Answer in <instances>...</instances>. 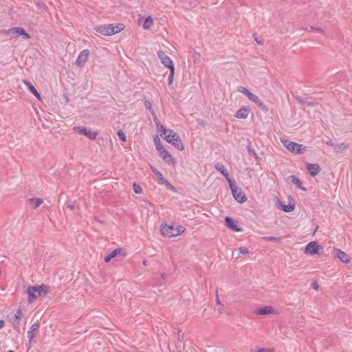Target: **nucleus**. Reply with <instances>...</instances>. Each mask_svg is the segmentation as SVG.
Segmentation results:
<instances>
[{"label":"nucleus","mask_w":352,"mask_h":352,"mask_svg":"<svg viewBox=\"0 0 352 352\" xmlns=\"http://www.w3.org/2000/svg\"><path fill=\"white\" fill-rule=\"evenodd\" d=\"M75 201L72 203H68L65 204V206L67 208L69 209L70 210H74L75 209Z\"/></svg>","instance_id":"44"},{"label":"nucleus","mask_w":352,"mask_h":352,"mask_svg":"<svg viewBox=\"0 0 352 352\" xmlns=\"http://www.w3.org/2000/svg\"><path fill=\"white\" fill-rule=\"evenodd\" d=\"M147 263V262H146V260H144V261H143V265H147V263Z\"/></svg>","instance_id":"62"},{"label":"nucleus","mask_w":352,"mask_h":352,"mask_svg":"<svg viewBox=\"0 0 352 352\" xmlns=\"http://www.w3.org/2000/svg\"><path fill=\"white\" fill-rule=\"evenodd\" d=\"M263 240L272 241L273 243H280L282 241V237H275V236H264Z\"/></svg>","instance_id":"30"},{"label":"nucleus","mask_w":352,"mask_h":352,"mask_svg":"<svg viewBox=\"0 0 352 352\" xmlns=\"http://www.w3.org/2000/svg\"><path fill=\"white\" fill-rule=\"evenodd\" d=\"M348 148V145L345 143H340L334 146V151L337 153H341L342 151Z\"/></svg>","instance_id":"28"},{"label":"nucleus","mask_w":352,"mask_h":352,"mask_svg":"<svg viewBox=\"0 0 352 352\" xmlns=\"http://www.w3.org/2000/svg\"><path fill=\"white\" fill-rule=\"evenodd\" d=\"M337 256L342 262L345 263H349L350 261L349 256L346 253L341 251L340 250H337Z\"/></svg>","instance_id":"20"},{"label":"nucleus","mask_w":352,"mask_h":352,"mask_svg":"<svg viewBox=\"0 0 352 352\" xmlns=\"http://www.w3.org/2000/svg\"><path fill=\"white\" fill-rule=\"evenodd\" d=\"M161 276H162V277L163 278H164V276H165V274H161Z\"/></svg>","instance_id":"64"},{"label":"nucleus","mask_w":352,"mask_h":352,"mask_svg":"<svg viewBox=\"0 0 352 352\" xmlns=\"http://www.w3.org/2000/svg\"><path fill=\"white\" fill-rule=\"evenodd\" d=\"M174 74H175V68H170V74H169L168 78V84L169 85H171L173 82Z\"/></svg>","instance_id":"36"},{"label":"nucleus","mask_w":352,"mask_h":352,"mask_svg":"<svg viewBox=\"0 0 352 352\" xmlns=\"http://www.w3.org/2000/svg\"><path fill=\"white\" fill-rule=\"evenodd\" d=\"M157 56L160 59V61L167 57L168 56L166 54V53L162 50H159L157 52Z\"/></svg>","instance_id":"43"},{"label":"nucleus","mask_w":352,"mask_h":352,"mask_svg":"<svg viewBox=\"0 0 352 352\" xmlns=\"http://www.w3.org/2000/svg\"><path fill=\"white\" fill-rule=\"evenodd\" d=\"M24 84L27 86L28 90L39 100L41 99V94L34 87V85L28 80H23Z\"/></svg>","instance_id":"17"},{"label":"nucleus","mask_w":352,"mask_h":352,"mask_svg":"<svg viewBox=\"0 0 352 352\" xmlns=\"http://www.w3.org/2000/svg\"><path fill=\"white\" fill-rule=\"evenodd\" d=\"M282 143L288 151L295 154H302L306 151V146L303 144H300L287 140H282Z\"/></svg>","instance_id":"4"},{"label":"nucleus","mask_w":352,"mask_h":352,"mask_svg":"<svg viewBox=\"0 0 352 352\" xmlns=\"http://www.w3.org/2000/svg\"><path fill=\"white\" fill-rule=\"evenodd\" d=\"M74 131L79 132L81 134H83L85 136H86L87 138L91 140H94L98 135L97 132L91 131L83 126H74Z\"/></svg>","instance_id":"7"},{"label":"nucleus","mask_w":352,"mask_h":352,"mask_svg":"<svg viewBox=\"0 0 352 352\" xmlns=\"http://www.w3.org/2000/svg\"><path fill=\"white\" fill-rule=\"evenodd\" d=\"M238 91L245 95L249 98V100L253 97L254 94L244 87H239Z\"/></svg>","instance_id":"27"},{"label":"nucleus","mask_w":352,"mask_h":352,"mask_svg":"<svg viewBox=\"0 0 352 352\" xmlns=\"http://www.w3.org/2000/svg\"><path fill=\"white\" fill-rule=\"evenodd\" d=\"M250 112V109L248 107H243L240 108L235 113L234 116L237 118L245 119L248 117Z\"/></svg>","instance_id":"15"},{"label":"nucleus","mask_w":352,"mask_h":352,"mask_svg":"<svg viewBox=\"0 0 352 352\" xmlns=\"http://www.w3.org/2000/svg\"><path fill=\"white\" fill-rule=\"evenodd\" d=\"M112 258H112V256H111V254H109L108 255H107V256L104 257V261H105L106 263H109V262Z\"/></svg>","instance_id":"50"},{"label":"nucleus","mask_w":352,"mask_h":352,"mask_svg":"<svg viewBox=\"0 0 352 352\" xmlns=\"http://www.w3.org/2000/svg\"><path fill=\"white\" fill-rule=\"evenodd\" d=\"M214 167L219 172H220L225 177L226 179H228L229 173L223 164L217 163L214 165Z\"/></svg>","instance_id":"22"},{"label":"nucleus","mask_w":352,"mask_h":352,"mask_svg":"<svg viewBox=\"0 0 352 352\" xmlns=\"http://www.w3.org/2000/svg\"><path fill=\"white\" fill-rule=\"evenodd\" d=\"M160 135L166 140V142L173 145L179 151H182L184 146L179 135L173 130L167 129L164 126H160Z\"/></svg>","instance_id":"1"},{"label":"nucleus","mask_w":352,"mask_h":352,"mask_svg":"<svg viewBox=\"0 0 352 352\" xmlns=\"http://www.w3.org/2000/svg\"><path fill=\"white\" fill-rule=\"evenodd\" d=\"M225 224L227 228L234 232L241 231V229L238 226L237 221L232 217H226L225 218Z\"/></svg>","instance_id":"11"},{"label":"nucleus","mask_w":352,"mask_h":352,"mask_svg":"<svg viewBox=\"0 0 352 352\" xmlns=\"http://www.w3.org/2000/svg\"><path fill=\"white\" fill-rule=\"evenodd\" d=\"M222 311H223V308H222V307H220V308L219 309V314H222Z\"/></svg>","instance_id":"60"},{"label":"nucleus","mask_w":352,"mask_h":352,"mask_svg":"<svg viewBox=\"0 0 352 352\" xmlns=\"http://www.w3.org/2000/svg\"><path fill=\"white\" fill-rule=\"evenodd\" d=\"M326 144L328 145V146H332L334 148V146L336 144H334L333 142V141L331 140V139H329L327 142H326Z\"/></svg>","instance_id":"51"},{"label":"nucleus","mask_w":352,"mask_h":352,"mask_svg":"<svg viewBox=\"0 0 352 352\" xmlns=\"http://www.w3.org/2000/svg\"><path fill=\"white\" fill-rule=\"evenodd\" d=\"M50 292V287L44 284L37 286H29L27 288L28 295V301L29 303L33 302L42 295H46Z\"/></svg>","instance_id":"2"},{"label":"nucleus","mask_w":352,"mask_h":352,"mask_svg":"<svg viewBox=\"0 0 352 352\" xmlns=\"http://www.w3.org/2000/svg\"><path fill=\"white\" fill-rule=\"evenodd\" d=\"M111 256L112 258H115L117 256H126V252L123 248H116L113 250L111 253Z\"/></svg>","instance_id":"23"},{"label":"nucleus","mask_w":352,"mask_h":352,"mask_svg":"<svg viewBox=\"0 0 352 352\" xmlns=\"http://www.w3.org/2000/svg\"><path fill=\"white\" fill-rule=\"evenodd\" d=\"M151 170L153 171V173L154 174H155V173H157V171H158V170L156 168H155V167H153L152 166H151Z\"/></svg>","instance_id":"57"},{"label":"nucleus","mask_w":352,"mask_h":352,"mask_svg":"<svg viewBox=\"0 0 352 352\" xmlns=\"http://www.w3.org/2000/svg\"><path fill=\"white\" fill-rule=\"evenodd\" d=\"M5 324L4 320H0V329L3 328Z\"/></svg>","instance_id":"58"},{"label":"nucleus","mask_w":352,"mask_h":352,"mask_svg":"<svg viewBox=\"0 0 352 352\" xmlns=\"http://www.w3.org/2000/svg\"><path fill=\"white\" fill-rule=\"evenodd\" d=\"M22 316H23L22 311L20 308H19L17 309L16 312L15 313L14 318L12 319V323L13 324L15 329L19 332V324L21 321Z\"/></svg>","instance_id":"13"},{"label":"nucleus","mask_w":352,"mask_h":352,"mask_svg":"<svg viewBox=\"0 0 352 352\" xmlns=\"http://www.w3.org/2000/svg\"><path fill=\"white\" fill-rule=\"evenodd\" d=\"M310 30H316V31H318V32H322V30L320 28H314L313 26H311L310 27Z\"/></svg>","instance_id":"53"},{"label":"nucleus","mask_w":352,"mask_h":352,"mask_svg":"<svg viewBox=\"0 0 352 352\" xmlns=\"http://www.w3.org/2000/svg\"><path fill=\"white\" fill-rule=\"evenodd\" d=\"M258 352H270V351L267 349L262 348V349H259L258 350Z\"/></svg>","instance_id":"55"},{"label":"nucleus","mask_w":352,"mask_h":352,"mask_svg":"<svg viewBox=\"0 0 352 352\" xmlns=\"http://www.w3.org/2000/svg\"><path fill=\"white\" fill-rule=\"evenodd\" d=\"M133 190L134 192L136 194H140L142 192V188L140 187V186L136 183H133Z\"/></svg>","instance_id":"35"},{"label":"nucleus","mask_w":352,"mask_h":352,"mask_svg":"<svg viewBox=\"0 0 352 352\" xmlns=\"http://www.w3.org/2000/svg\"><path fill=\"white\" fill-rule=\"evenodd\" d=\"M155 175H156L157 178L158 179V180L160 181V182L161 184H162L164 182V181H165L166 179V178H164L163 175L159 170L157 171V173H155Z\"/></svg>","instance_id":"42"},{"label":"nucleus","mask_w":352,"mask_h":352,"mask_svg":"<svg viewBox=\"0 0 352 352\" xmlns=\"http://www.w3.org/2000/svg\"><path fill=\"white\" fill-rule=\"evenodd\" d=\"M183 228L182 226H179L177 228H175L174 231L175 232H177V231H181V228Z\"/></svg>","instance_id":"59"},{"label":"nucleus","mask_w":352,"mask_h":352,"mask_svg":"<svg viewBox=\"0 0 352 352\" xmlns=\"http://www.w3.org/2000/svg\"><path fill=\"white\" fill-rule=\"evenodd\" d=\"M294 100H296L299 104L303 106L305 105L306 98H303L300 96H294Z\"/></svg>","instance_id":"37"},{"label":"nucleus","mask_w":352,"mask_h":352,"mask_svg":"<svg viewBox=\"0 0 352 352\" xmlns=\"http://www.w3.org/2000/svg\"><path fill=\"white\" fill-rule=\"evenodd\" d=\"M89 51L88 50H82L78 55L76 63L78 67H83L88 60Z\"/></svg>","instance_id":"9"},{"label":"nucleus","mask_w":352,"mask_h":352,"mask_svg":"<svg viewBox=\"0 0 352 352\" xmlns=\"http://www.w3.org/2000/svg\"><path fill=\"white\" fill-rule=\"evenodd\" d=\"M252 155H253L254 156H256V155H256V153H255V151H252Z\"/></svg>","instance_id":"63"},{"label":"nucleus","mask_w":352,"mask_h":352,"mask_svg":"<svg viewBox=\"0 0 352 352\" xmlns=\"http://www.w3.org/2000/svg\"><path fill=\"white\" fill-rule=\"evenodd\" d=\"M124 29V25L122 23L100 25L95 28L97 32H99L105 36H111L116 34Z\"/></svg>","instance_id":"3"},{"label":"nucleus","mask_w":352,"mask_h":352,"mask_svg":"<svg viewBox=\"0 0 352 352\" xmlns=\"http://www.w3.org/2000/svg\"><path fill=\"white\" fill-rule=\"evenodd\" d=\"M264 113L268 112L269 109L260 100L256 104Z\"/></svg>","instance_id":"31"},{"label":"nucleus","mask_w":352,"mask_h":352,"mask_svg":"<svg viewBox=\"0 0 352 352\" xmlns=\"http://www.w3.org/2000/svg\"><path fill=\"white\" fill-rule=\"evenodd\" d=\"M274 313V309L271 306H265L258 308L256 310V314L258 315H266Z\"/></svg>","instance_id":"18"},{"label":"nucleus","mask_w":352,"mask_h":352,"mask_svg":"<svg viewBox=\"0 0 352 352\" xmlns=\"http://www.w3.org/2000/svg\"><path fill=\"white\" fill-rule=\"evenodd\" d=\"M305 167L311 177H315L321 171V167L318 164L306 163Z\"/></svg>","instance_id":"12"},{"label":"nucleus","mask_w":352,"mask_h":352,"mask_svg":"<svg viewBox=\"0 0 352 352\" xmlns=\"http://www.w3.org/2000/svg\"><path fill=\"white\" fill-rule=\"evenodd\" d=\"M250 100H251V101L254 102L255 104H256V102H258L260 100V99H259V98H258L257 96H256L255 94H254V95H253V97H252V98H251L250 99Z\"/></svg>","instance_id":"47"},{"label":"nucleus","mask_w":352,"mask_h":352,"mask_svg":"<svg viewBox=\"0 0 352 352\" xmlns=\"http://www.w3.org/2000/svg\"><path fill=\"white\" fill-rule=\"evenodd\" d=\"M175 346L178 352H182V351L184 349V344H183V342L181 341H177L175 344Z\"/></svg>","instance_id":"40"},{"label":"nucleus","mask_w":352,"mask_h":352,"mask_svg":"<svg viewBox=\"0 0 352 352\" xmlns=\"http://www.w3.org/2000/svg\"><path fill=\"white\" fill-rule=\"evenodd\" d=\"M174 230H175V228L173 227V225H170V226H168L167 224H165L164 226L162 225L161 232L164 236L170 238V237L177 236L181 234L182 233H183L184 232L185 228H182L181 231H177V232H175Z\"/></svg>","instance_id":"5"},{"label":"nucleus","mask_w":352,"mask_h":352,"mask_svg":"<svg viewBox=\"0 0 352 352\" xmlns=\"http://www.w3.org/2000/svg\"><path fill=\"white\" fill-rule=\"evenodd\" d=\"M289 180L293 183L294 184L296 185V186L303 190V191H306L307 189L305 188H304L302 186V182L296 176V175H290L289 177H288Z\"/></svg>","instance_id":"19"},{"label":"nucleus","mask_w":352,"mask_h":352,"mask_svg":"<svg viewBox=\"0 0 352 352\" xmlns=\"http://www.w3.org/2000/svg\"><path fill=\"white\" fill-rule=\"evenodd\" d=\"M253 37L254 38V41L260 45H263L264 43V40L262 38H260L257 36L256 34L254 33L253 34Z\"/></svg>","instance_id":"39"},{"label":"nucleus","mask_w":352,"mask_h":352,"mask_svg":"<svg viewBox=\"0 0 352 352\" xmlns=\"http://www.w3.org/2000/svg\"><path fill=\"white\" fill-rule=\"evenodd\" d=\"M319 104V102L316 100L313 99L312 98H307L305 101V105L307 107H316Z\"/></svg>","instance_id":"29"},{"label":"nucleus","mask_w":352,"mask_h":352,"mask_svg":"<svg viewBox=\"0 0 352 352\" xmlns=\"http://www.w3.org/2000/svg\"><path fill=\"white\" fill-rule=\"evenodd\" d=\"M215 300H216L217 305H221V300H220L217 290H216Z\"/></svg>","instance_id":"48"},{"label":"nucleus","mask_w":352,"mask_h":352,"mask_svg":"<svg viewBox=\"0 0 352 352\" xmlns=\"http://www.w3.org/2000/svg\"><path fill=\"white\" fill-rule=\"evenodd\" d=\"M233 197L236 201L239 203H244L247 200V197L243 193L241 188L233 190V192H232Z\"/></svg>","instance_id":"14"},{"label":"nucleus","mask_w":352,"mask_h":352,"mask_svg":"<svg viewBox=\"0 0 352 352\" xmlns=\"http://www.w3.org/2000/svg\"><path fill=\"white\" fill-rule=\"evenodd\" d=\"M160 156L168 164H173V165L176 164L175 160L172 157V155L167 150H163L162 153L160 154Z\"/></svg>","instance_id":"16"},{"label":"nucleus","mask_w":352,"mask_h":352,"mask_svg":"<svg viewBox=\"0 0 352 352\" xmlns=\"http://www.w3.org/2000/svg\"><path fill=\"white\" fill-rule=\"evenodd\" d=\"M162 184H164L168 188V189L172 190L173 192L177 191L176 188L175 186H173L167 179L164 181Z\"/></svg>","instance_id":"34"},{"label":"nucleus","mask_w":352,"mask_h":352,"mask_svg":"<svg viewBox=\"0 0 352 352\" xmlns=\"http://www.w3.org/2000/svg\"><path fill=\"white\" fill-rule=\"evenodd\" d=\"M183 339H184V335L181 333V331H179L178 335H177V341L183 342Z\"/></svg>","instance_id":"49"},{"label":"nucleus","mask_w":352,"mask_h":352,"mask_svg":"<svg viewBox=\"0 0 352 352\" xmlns=\"http://www.w3.org/2000/svg\"><path fill=\"white\" fill-rule=\"evenodd\" d=\"M227 181L228 182V184H229V186L230 188V190L232 191V192H233V190L234 189H239L236 186V184L234 182V181H232L230 177V175L228 176V179H226Z\"/></svg>","instance_id":"33"},{"label":"nucleus","mask_w":352,"mask_h":352,"mask_svg":"<svg viewBox=\"0 0 352 352\" xmlns=\"http://www.w3.org/2000/svg\"><path fill=\"white\" fill-rule=\"evenodd\" d=\"M29 202L33 205L34 208H36L43 203V200L41 198L33 197L29 199Z\"/></svg>","instance_id":"24"},{"label":"nucleus","mask_w":352,"mask_h":352,"mask_svg":"<svg viewBox=\"0 0 352 352\" xmlns=\"http://www.w3.org/2000/svg\"><path fill=\"white\" fill-rule=\"evenodd\" d=\"M145 205H146V206H151L152 204H151V203H150V202H146V203L145 204Z\"/></svg>","instance_id":"61"},{"label":"nucleus","mask_w":352,"mask_h":352,"mask_svg":"<svg viewBox=\"0 0 352 352\" xmlns=\"http://www.w3.org/2000/svg\"><path fill=\"white\" fill-rule=\"evenodd\" d=\"M318 284L316 282L312 284V288L315 290H317L318 289Z\"/></svg>","instance_id":"54"},{"label":"nucleus","mask_w":352,"mask_h":352,"mask_svg":"<svg viewBox=\"0 0 352 352\" xmlns=\"http://www.w3.org/2000/svg\"><path fill=\"white\" fill-rule=\"evenodd\" d=\"M0 33L1 34H12V32H10V29L6 30H0Z\"/></svg>","instance_id":"52"},{"label":"nucleus","mask_w":352,"mask_h":352,"mask_svg":"<svg viewBox=\"0 0 352 352\" xmlns=\"http://www.w3.org/2000/svg\"><path fill=\"white\" fill-rule=\"evenodd\" d=\"M144 107L146 109L148 110L153 116H155V113L152 107V104L149 100H146L144 102Z\"/></svg>","instance_id":"32"},{"label":"nucleus","mask_w":352,"mask_h":352,"mask_svg":"<svg viewBox=\"0 0 352 352\" xmlns=\"http://www.w3.org/2000/svg\"><path fill=\"white\" fill-rule=\"evenodd\" d=\"M153 141H154L156 149L162 146V144H161L160 140L157 135H155L154 137Z\"/></svg>","instance_id":"41"},{"label":"nucleus","mask_w":352,"mask_h":352,"mask_svg":"<svg viewBox=\"0 0 352 352\" xmlns=\"http://www.w3.org/2000/svg\"><path fill=\"white\" fill-rule=\"evenodd\" d=\"M322 249L323 248L317 241H314L307 244L304 252L307 255H314L318 254L319 250Z\"/></svg>","instance_id":"6"},{"label":"nucleus","mask_w":352,"mask_h":352,"mask_svg":"<svg viewBox=\"0 0 352 352\" xmlns=\"http://www.w3.org/2000/svg\"><path fill=\"white\" fill-rule=\"evenodd\" d=\"M118 136L122 142L126 141V137L122 130H119L117 133Z\"/></svg>","instance_id":"38"},{"label":"nucleus","mask_w":352,"mask_h":352,"mask_svg":"<svg viewBox=\"0 0 352 352\" xmlns=\"http://www.w3.org/2000/svg\"><path fill=\"white\" fill-rule=\"evenodd\" d=\"M278 203L280 204V209L283 211L285 212H292L294 210V208H295V204H294L289 203V204L285 205V204H283L280 201H278Z\"/></svg>","instance_id":"21"},{"label":"nucleus","mask_w":352,"mask_h":352,"mask_svg":"<svg viewBox=\"0 0 352 352\" xmlns=\"http://www.w3.org/2000/svg\"><path fill=\"white\" fill-rule=\"evenodd\" d=\"M162 64H163L165 67L170 69V68H175L173 60L170 58L169 56L166 57L163 60H161Z\"/></svg>","instance_id":"25"},{"label":"nucleus","mask_w":352,"mask_h":352,"mask_svg":"<svg viewBox=\"0 0 352 352\" xmlns=\"http://www.w3.org/2000/svg\"><path fill=\"white\" fill-rule=\"evenodd\" d=\"M154 122H155V123L156 124V126H157V129L158 131H160L161 133L160 126H162V125L160 123V121L157 118L156 116L154 117Z\"/></svg>","instance_id":"45"},{"label":"nucleus","mask_w":352,"mask_h":352,"mask_svg":"<svg viewBox=\"0 0 352 352\" xmlns=\"http://www.w3.org/2000/svg\"><path fill=\"white\" fill-rule=\"evenodd\" d=\"M153 25V20L151 16L146 17L143 23V28L149 29Z\"/></svg>","instance_id":"26"},{"label":"nucleus","mask_w":352,"mask_h":352,"mask_svg":"<svg viewBox=\"0 0 352 352\" xmlns=\"http://www.w3.org/2000/svg\"><path fill=\"white\" fill-rule=\"evenodd\" d=\"M157 150L160 152V154H161L162 153L163 150H166V149L163 146H162L161 147H159L158 148H157Z\"/></svg>","instance_id":"56"},{"label":"nucleus","mask_w":352,"mask_h":352,"mask_svg":"<svg viewBox=\"0 0 352 352\" xmlns=\"http://www.w3.org/2000/svg\"><path fill=\"white\" fill-rule=\"evenodd\" d=\"M10 32H12L14 38H17L19 36H23L25 38H30L31 36L28 34L23 28L16 27L10 29Z\"/></svg>","instance_id":"10"},{"label":"nucleus","mask_w":352,"mask_h":352,"mask_svg":"<svg viewBox=\"0 0 352 352\" xmlns=\"http://www.w3.org/2000/svg\"><path fill=\"white\" fill-rule=\"evenodd\" d=\"M39 328H40V322L38 321H36L30 327V330L28 331V337L29 338L30 343H32V342H36L34 340V338L36 336Z\"/></svg>","instance_id":"8"},{"label":"nucleus","mask_w":352,"mask_h":352,"mask_svg":"<svg viewBox=\"0 0 352 352\" xmlns=\"http://www.w3.org/2000/svg\"><path fill=\"white\" fill-rule=\"evenodd\" d=\"M239 250L240 253L242 254H245L249 252L248 249L245 247H241V248H239Z\"/></svg>","instance_id":"46"}]
</instances>
